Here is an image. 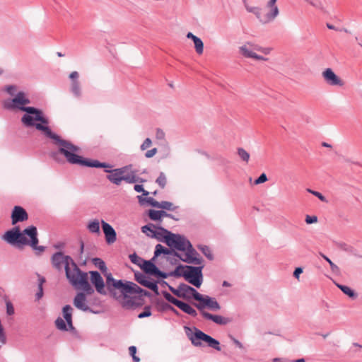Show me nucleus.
Segmentation results:
<instances>
[{
	"label": "nucleus",
	"mask_w": 362,
	"mask_h": 362,
	"mask_svg": "<svg viewBox=\"0 0 362 362\" xmlns=\"http://www.w3.org/2000/svg\"><path fill=\"white\" fill-rule=\"evenodd\" d=\"M51 262L59 271L64 267L66 276L73 286L83 288L88 294L94 293V289L88 281V274L82 272L70 256L57 252L52 255Z\"/></svg>",
	"instance_id": "nucleus-1"
},
{
	"label": "nucleus",
	"mask_w": 362,
	"mask_h": 362,
	"mask_svg": "<svg viewBox=\"0 0 362 362\" xmlns=\"http://www.w3.org/2000/svg\"><path fill=\"white\" fill-rule=\"evenodd\" d=\"M1 239L8 245L17 248L29 245L36 252V254H40L45 250L44 246L37 245L39 243L37 230L34 226H28L22 231L19 227H13L7 230L1 236Z\"/></svg>",
	"instance_id": "nucleus-2"
},
{
	"label": "nucleus",
	"mask_w": 362,
	"mask_h": 362,
	"mask_svg": "<svg viewBox=\"0 0 362 362\" xmlns=\"http://www.w3.org/2000/svg\"><path fill=\"white\" fill-rule=\"evenodd\" d=\"M112 287L119 289L122 295L120 300L121 305L126 309H131L140 305L141 298L136 296H130L132 294L146 295V291L141 288L133 282L127 281L123 283L122 280H116L112 276H107V288L112 291Z\"/></svg>",
	"instance_id": "nucleus-3"
},
{
	"label": "nucleus",
	"mask_w": 362,
	"mask_h": 362,
	"mask_svg": "<svg viewBox=\"0 0 362 362\" xmlns=\"http://www.w3.org/2000/svg\"><path fill=\"white\" fill-rule=\"evenodd\" d=\"M167 245L183 252L181 255H178V257L183 262L197 265L202 264V258L197 257V252L185 236L172 233L170 238L167 241Z\"/></svg>",
	"instance_id": "nucleus-4"
},
{
	"label": "nucleus",
	"mask_w": 362,
	"mask_h": 362,
	"mask_svg": "<svg viewBox=\"0 0 362 362\" xmlns=\"http://www.w3.org/2000/svg\"><path fill=\"white\" fill-rule=\"evenodd\" d=\"M43 129L47 131V137L54 141L55 144L58 146L59 152L64 156L69 163L78 164L81 162V157L77 154L80 151L78 146L62 139L57 134L53 133L49 128Z\"/></svg>",
	"instance_id": "nucleus-5"
},
{
	"label": "nucleus",
	"mask_w": 362,
	"mask_h": 362,
	"mask_svg": "<svg viewBox=\"0 0 362 362\" xmlns=\"http://www.w3.org/2000/svg\"><path fill=\"white\" fill-rule=\"evenodd\" d=\"M277 0H269L264 8L259 6H254L247 8V12L252 13L262 25H267L273 22L279 15V9L276 5Z\"/></svg>",
	"instance_id": "nucleus-6"
},
{
	"label": "nucleus",
	"mask_w": 362,
	"mask_h": 362,
	"mask_svg": "<svg viewBox=\"0 0 362 362\" xmlns=\"http://www.w3.org/2000/svg\"><path fill=\"white\" fill-rule=\"evenodd\" d=\"M25 113L21 117V122L27 127H35L42 131L47 136V131L43 128H49L48 119L43 116L42 111L34 107H29L24 111Z\"/></svg>",
	"instance_id": "nucleus-7"
},
{
	"label": "nucleus",
	"mask_w": 362,
	"mask_h": 362,
	"mask_svg": "<svg viewBox=\"0 0 362 362\" xmlns=\"http://www.w3.org/2000/svg\"><path fill=\"white\" fill-rule=\"evenodd\" d=\"M273 51L272 47H262L252 42L247 41L239 47V53L245 58L252 59L259 62H267Z\"/></svg>",
	"instance_id": "nucleus-8"
},
{
	"label": "nucleus",
	"mask_w": 362,
	"mask_h": 362,
	"mask_svg": "<svg viewBox=\"0 0 362 362\" xmlns=\"http://www.w3.org/2000/svg\"><path fill=\"white\" fill-rule=\"evenodd\" d=\"M185 331L187 337L194 346H201L202 341H203L206 342L209 347L213 348L216 351L221 350L220 342L218 340L205 334L197 327L191 328L189 327H185Z\"/></svg>",
	"instance_id": "nucleus-9"
},
{
	"label": "nucleus",
	"mask_w": 362,
	"mask_h": 362,
	"mask_svg": "<svg viewBox=\"0 0 362 362\" xmlns=\"http://www.w3.org/2000/svg\"><path fill=\"white\" fill-rule=\"evenodd\" d=\"M30 103V100L28 95L21 90L18 91L13 98L4 100L2 105L4 109L8 110H19L24 112L28 107H26V105Z\"/></svg>",
	"instance_id": "nucleus-10"
},
{
	"label": "nucleus",
	"mask_w": 362,
	"mask_h": 362,
	"mask_svg": "<svg viewBox=\"0 0 362 362\" xmlns=\"http://www.w3.org/2000/svg\"><path fill=\"white\" fill-rule=\"evenodd\" d=\"M202 268L203 266H185V269L182 272V276L189 284L197 288H199L203 282Z\"/></svg>",
	"instance_id": "nucleus-11"
},
{
	"label": "nucleus",
	"mask_w": 362,
	"mask_h": 362,
	"mask_svg": "<svg viewBox=\"0 0 362 362\" xmlns=\"http://www.w3.org/2000/svg\"><path fill=\"white\" fill-rule=\"evenodd\" d=\"M198 303H194V306L199 310L200 314L203 317V313H207L204 309L209 308L212 311H218L221 309V305L214 298L209 296H204L201 294V298H198Z\"/></svg>",
	"instance_id": "nucleus-12"
},
{
	"label": "nucleus",
	"mask_w": 362,
	"mask_h": 362,
	"mask_svg": "<svg viewBox=\"0 0 362 362\" xmlns=\"http://www.w3.org/2000/svg\"><path fill=\"white\" fill-rule=\"evenodd\" d=\"M72 310L73 308L69 305H66L63 308L64 317L66 320L67 325L62 318L58 317L55 321V325L57 329L66 331L68 330L67 326H69L70 329L74 328L72 325Z\"/></svg>",
	"instance_id": "nucleus-13"
},
{
	"label": "nucleus",
	"mask_w": 362,
	"mask_h": 362,
	"mask_svg": "<svg viewBox=\"0 0 362 362\" xmlns=\"http://www.w3.org/2000/svg\"><path fill=\"white\" fill-rule=\"evenodd\" d=\"M322 76L325 81L329 86H342L344 85L343 81L330 68L325 69L322 72Z\"/></svg>",
	"instance_id": "nucleus-14"
},
{
	"label": "nucleus",
	"mask_w": 362,
	"mask_h": 362,
	"mask_svg": "<svg viewBox=\"0 0 362 362\" xmlns=\"http://www.w3.org/2000/svg\"><path fill=\"white\" fill-rule=\"evenodd\" d=\"M128 170V167H122L119 168H116L114 170H106L105 172L109 173L110 174L107 176V178L112 183L119 185L123 181V174L125 173Z\"/></svg>",
	"instance_id": "nucleus-15"
},
{
	"label": "nucleus",
	"mask_w": 362,
	"mask_h": 362,
	"mask_svg": "<svg viewBox=\"0 0 362 362\" xmlns=\"http://www.w3.org/2000/svg\"><path fill=\"white\" fill-rule=\"evenodd\" d=\"M89 274L90 276V282L95 286L97 292L103 295L106 294L105 283L100 273L97 271H90Z\"/></svg>",
	"instance_id": "nucleus-16"
},
{
	"label": "nucleus",
	"mask_w": 362,
	"mask_h": 362,
	"mask_svg": "<svg viewBox=\"0 0 362 362\" xmlns=\"http://www.w3.org/2000/svg\"><path fill=\"white\" fill-rule=\"evenodd\" d=\"M135 279L138 283L148 288H150L156 294H158L157 283L151 281L149 277L141 273H135Z\"/></svg>",
	"instance_id": "nucleus-17"
},
{
	"label": "nucleus",
	"mask_w": 362,
	"mask_h": 362,
	"mask_svg": "<svg viewBox=\"0 0 362 362\" xmlns=\"http://www.w3.org/2000/svg\"><path fill=\"white\" fill-rule=\"evenodd\" d=\"M77 288H80V287H78ZM82 290L83 291V292H79L76 295L73 303L74 306L78 310H81L82 311L90 310L87 304L86 295L88 294L83 288Z\"/></svg>",
	"instance_id": "nucleus-18"
},
{
	"label": "nucleus",
	"mask_w": 362,
	"mask_h": 362,
	"mask_svg": "<svg viewBox=\"0 0 362 362\" xmlns=\"http://www.w3.org/2000/svg\"><path fill=\"white\" fill-rule=\"evenodd\" d=\"M28 215L26 211L21 206H14L12 214H11V220L12 224L15 225L18 222H22L28 220Z\"/></svg>",
	"instance_id": "nucleus-19"
},
{
	"label": "nucleus",
	"mask_w": 362,
	"mask_h": 362,
	"mask_svg": "<svg viewBox=\"0 0 362 362\" xmlns=\"http://www.w3.org/2000/svg\"><path fill=\"white\" fill-rule=\"evenodd\" d=\"M125 167H128L127 171L123 174V181H125L127 183H136V182H143L144 180L139 177L137 175V170L132 169V165H129Z\"/></svg>",
	"instance_id": "nucleus-20"
},
{
	"label": "nucleus",
	"mask_w": 362,
	"mask_h": 362,
	"mask_svg": "<svg viewBox=\"0 0 362 362\" xmlns=\"http://www.w3.org/2000/svg\"><path fill=\"white\" fill-rule=\"evenodd\" d=\"M101 224L106 242L108 244L115 243L117 239V234L115 229L103 220L101 221Z\"/></svg>",
	"instance_id": "nucleus-21"
},
{
	"label": "nucleus",
	"mask_w": 362,
	"mask_h": 362,
	"mask_svg": "<svg viewBox=\"0 0 362 362\" xmlns=\"http://www.w3.org/2000/svg\"><path fill=\"white\" fill-rule=\"evenodd\" d=\"M203 317L206 320H211L218 325H226L231 322V320L228 317L218 315H213L209 313H203Z\"/></svg>",
	"instance_id": "nucleus-22"
},
{
	"label": "nucleus",
	"mask_w": 362,
	"mask_h": 362,
	"mask_svg": "<svg viewBox=\"0 0 362 362\" xmlns=\"http://www.w3.org/2000/svg\"><path fill=\"white\" fill-rule=\"evenodd\" d=\"M182 286V298H189L193 297L196 300L198 298H201V293L197 291L193 287L185 284H181Z\"/></svg>",
	"instance_id": "nucleus-23"
},
{
	"label": "nucleus",
	"mask_w": 362,
	"mask_h": 362,
	"mask_svg": "<svg viewBox=\"0 0 362 362\" xmlns=\"http://www.w3.org/2000/svg\"><path fill=\"white\" fill-rule=\"evenodd\" d=\"M172 233L163 227L158 226L153 238H156L158 241L164 242L167 244L168 238H170Z\"/></svg>",
	"instance_id": "nucleus-24"
},
{
	"label": "nucleus",
	"mask_w": 362,
	"mask_h": 362,
	"mask_svg": "<svg viewBox=\"0 0 362 362\" xmlns=\"http://www.w3.org/2000/svg\"><path fill=\"white\" fill-rule=\"evenodd\" d=\"M187 37L188 39H191L194 45V49L196 52L198 54H203L204 52V43L201 38L198 37L197 36L194 35L192 33L189 32L187 34Z\"/></svg>",
	"instance_id": "nucleus-25"
},
{
	"label": "nucleus",
	"mask_w": 362,
	"mask_h": 362,
	"mask_svg": "<svg viewBox=\"0 0 362 362\" xmlns=\"http://www.w3.org/2000/svg\"><path fill=\"white\" fill-rule=\"evenodd\" d=\"M92 262L105 276L106 284L107 285V276H109V275L112 276V274L111 273L107 272V268L105 262L100 258L95 257L92 259Z\"/></svg>",
	"instance_id": "nucleus-26"
},
{
	"label": "nucleus",
	"mask_w": 362,
	"mask_h": 362,
	"mask_svg": "<svg viewBox=\"0 0 362 362\" xmlns=\"http://www.w3.org/2000/svg\"><path fill=\"white\" fill-rule=\"evenodd\" d=\"M161 254L178 257V254L176 252L171 250L170 249H168L166 247H164L160 244H158L155 248L153 259L155 257L159 256Z\"/></svg>",
	"instance_id": "nucleus-27"
},
{
	"label": "nucleus",
	"mask_w": 362,
	"mask_h": 362,
	"mask_svg": "<svg viewBox=\"0 0 362 362\" xmlns=\"http://www.w3.org/2000/svg\"><path fill=\"white\" fill-rule=\"evenodd\" d=\"M79 165L88 166V167H92V168H110V165L109 164H107L105 163H100L97 160H84L81 157V162L78 163Z\"/></svg>",
	"instance_id": "nucleus-28"
},
{
	"label": "nucleus",
	"mask_w": 362,
	"mask_h": 362,
	"mask_svg": "<svg viewBox=\"0 0 362 362\" xmlns=\"http://www.w3.org/2000/svg\"><path fill=\"white\" fill-rule=\"evenodd\" d=\"M178 308L184 313L192 316L196 317L197 315V311L189 304L181 301Z\"/></svg>",
	"instance_id": "nucleus-29"
},
{
	"label": "nucleus",
	"mask_w": 362,
	"mask_h": 362,
	"mask_svg": "<svg viewBox=\"0 0 362 362\" xmlns=\"http://www.w3.org/2000/svg\"><path fill=\"white\" fill-rule=\"evenodd\" d=\"M157 268L158 267L151 261L145 260L141 269L146 274L153 275Z\"/></svg>",
	"instance_id": "nucleus-30"
},
{
	"label": "nucleus",
	"mask_w": 362,
	"mask_h": 362,
	"mask_svg": "<svg viewBox=\"0 0 362 362\" xmlns=\"http://www.w3.org/2000/svg\"><path fill=\"white\" fill-rule=\"evenodd\" d=\"M87 228L91 233H100V222L98 219H93L88 222Z\"/></svg>",
	"instance_id": "nucleus-31"
},
{
	"label": "nucleus",
	"mask_w": 362,
	"mask_h": 362,
	"mask_svg": "<svg viewBox=\"0 0 362 362\" xmlns=\"http://www.w3.org/2000/svg\"><path fill=\"white\" fill-rule=\"evenodd\" d=\"M158 226L149 223L146 226H142L141 231L145 233L147 236L150 238H153V235L155 234Z\"/></svg>",
	"instance_id": "nucleus-32"
},
{
	"label": "nucleus",
	"mask_w": 362,
	"mask_h": 362,
	"mask_svg": "<svg viewBox=\"0 0 362 362\" xmlns=\"http://www.w3.org/2000/svg\"><path fill=\"white\" fill-rule=\"evenodd\" d=\"M337 286L349 298L354 299L357 297L356 293L350 287L341 284H337Z\"/></svg>",
	"instance_id": "nucleus-33"
},
{
	"label": "nucleus",
	"mask_w": 362,
	"mask_h": 362,
	"mask_svg": "<svg viewBox=\"0 0 362 362\" xmlns=\"http://www.w3.org/2000/svg\"><path fill=\"white\" fill-rule=\"evenodd\" d=\"M71 91L75 97H76V98L81 97V86H80V83H79L78 81H71Z\"/></svg>",
	"instance_id": "nucleus-34"
},
{
	"label": "nucleus",
	"mask_w": 362,
	"mask_h": 362,
	"mask_svg": "<svg viewBox=\"0 0 362 362\" xmlns=\"http://www.w3.org/2000/svg\"><path fill=\"white\" fill-rule=\"evenodd\" d=\"M129 257L130 261L133 264H136L137 266L140 267L141 268L145 261L144 259L139 257L136 253L129 255Z\"/></svg>",
	"instance_id": "nucleus-35"
},
{
	"label": "nucleus",
	"mask_w": 362,
	"mask_h": 362,
	"mask_svg": "<svg viewBox=\"0 0 362 362\" xmlns=\"http://www.w3.org/2000/svg\"><path fill=\"white\" fill-rule=\"evenodd\" d=\"M163 295L168 302L173 303V305H176L178 308L179 305L181 303V300H177L167 291H163Z\"/></svg>",
	"instance_id": "nucleus-36"
},
{
	"label": "nucleus",
	"mask_w": 362,
	"mask_h": 362,
	"mask_svg": "<svg viewBox=\"0 0 362 362\" xmlns=\"http://www.w3.org/2000/svg\"><path fill=\"white\" fill-rule=\"evenodd\" d=\"M137 197H138L140 203H143L144 202H146L151 206H152L153 207L158 208L159 202H157L156 200H155L153 197H147L145 199H143L141 197V196H138Z\"/></svg>",
	"instance_id": "nucleus-37"
},
{
	"label": "nucleus",
	"mask_w": 362,
	"mask_h": 362,
	"mask_svg": "<svg viewBox=\"0 0 362 362\" xmlns=\"http://www.w3.org/2000/svg\"><path fill=\"white\" fill-rule=\"evenodd\" d=\"M198 249L210 260L213 259L211 249L206 245H199Z\"/></svg>",
	"instance_id": "nucleus-38"
},
{
	"label": "nucleus",
	"mask_w": 362,
	"mask_h": 362,
	"mask_svg": "<svg viewBox=\"0 0 362 362\" xmlns=\"http://www.w3.org/2000/svg\"><path fill=\"white\" fill-rule=\"evenodd\" d=\"M238 155L240 159L246 163L250 160V153L243 148H238L237 150Z\"/></svg>",
	"instance_id": "nucleus-39"
},
{
	"label": "nucleus",
	"mask_w": 362,
	"mask_h": 362,
	"mask_svg": "<svg viewBox=\"0 0 362 362\" xmlns=\"http://www.w3.org/2000/svg\"><path fill=\"white\" fill-rule=\"evenodd\" d=\"M158 208L168 210V211H174V210H175V209L177 207L174 206L173 204L170 202L163 201V202H159Z\"/></svg>",
	"instance_id": "nucleus-40"
},
{
	"label": "nucleus",
	"mask_w": 362,
	"mask_h": 362,
	"mask_svg": "<svg viewBox=\"0 0 362 362\" xmlns=\"http://www.w3.org/2000/svg\"><path fill=\"white\" fill-rule=\"evenodd\" d=\"M5 91L11 96L14 97L18 91V86L16 85H8L5 86Z\"/></svg>",
	"instance_id": "nucleus-41"
},
{
	"label": "nucleus",
	"mask_w": 362,
	"mask_h": 362,
	"mask_svg": "<svg viewBox=\"0 0 362 362\" xmlns=\"http://www.w3.org/2000/svg\"><path fill=\"white\" fill-rule=\"evenodd\" d=\"M163 284H165L166 286H168L169 288V290L173 293L175 294V296H177V297H180V298H182V286H181V284L178 286L177 288H175L173 287H172L171 286L168 285L167 282L165 281H163Z\"/></svg>",
	"instance_id": "nucleus-42"
},
{
	"label": "nucleus",
	"mask_w": 362,
	"mask_h": 362,
	"mask_svg": "<svg viewBox=\"0 0 362 362\" xmlns=\"http://www.w3.org/2000/svg\"><path fill=\"white\" fill-rule=\"evenodd\" d=\"M322 257L329 263L332 272L335 274L339 273V268L338 267V266L333 263L329 257H327L325 255H322Z\"/></svg>",
	"instance_id": "nucleus-43"
},
{
	"label": "nucleus",
	"mask_w": 362,
	"mask_h": 362,
	"mask_svg": "<svg viewBox=\"0 0 362 362\" xmlns=\"http://www.w3.org/2000/svg\"><path fill=\"white\" fill-rule=\"evenodd\" d=\"M45 281V278L40 277L39 279V284H38V291L36 293V298L37 300L41 298L43 296V288H42V284Z\"/></svg>",
	"instance_id": "nucleus-44"
},
{
	"label": "nucleus",
	"mask_w": 362,
	"mask_h": 362,
	"mask_svg": "<svg viewBox=\"0 0 362 362\" xmlns=\"http://www.w3.org/2000/svg\"><path fill=\"white\" fill-rule=\"evenodd\" d=\"M148 216L153 221H160V214L159 211L151 209L148 211Z\"/></svg>",
	"instance_id": "nucleus-45"
},
{
	"label": "nucleus",
	"mask_w": 362,
	"mask_h": 362,
	"mask_svg": "<svg viewBox=\"0 0 362 362\" xmlns=\"http://www.w3.org/2000/svg\"><path fill=\"white\" fill-rule=\"evenodd\" d=\"M156 182L161 188H164L166 185V177L165 174L160 173Z\"/></svg>",
	"instance_id": "nucleus-46"
},
{
	"label": "nucleus",
	"mask_w": 362,
	"mask_h": 362,
	"mask_svg": "<svg viewBox=\"0 0 362 362\" xmlns=\"http://www.w3.org/2000/svg\"><path fill=\"white\" fill-rule=\"evenodd\" d=\"M185 269V266H178L176 269L171 272L170 275L174 276H182V272Z\"/></svg>",
	"instance_id": "nucleus-47"
},
{
	"label": "nucleus",
	"mask_w": 362,
	"mask_h": 362,
	"mask_svg": "<svg viewBox=\"0 0 362 362\" xmlns=\"http://www.w3.org/2000/svg\"><path fill=\"white\" fill-rule=\"evenodd\" d=\"M6 313L8 315H13L15 313V310H14V308H13V305L12 304V303L8 300H6Z\"/></svg>",
	"instance_id": "nucleus-48"
},
{
	"label": "nucleus",
	"mask_w": 362,
	"mask_h": 362,
	"mask_svg": "<svg viewBox=\"0 0 362 362\" xmlns=\"http://www.w3.org/2000/svg\"><path fill=\"white\" fill-rule=\"evenodd\" d=\"M151 315V307L145 306L144 312L139 314L138 317L141 319Z\"/></svg>",
	"instance_id": "nucleus-49"
},
{
	"label": "nucleus",
	"mask_w": 362,
	"mask_h": 362,
	"mask_svg": "<svg viewBox=\"0 0 362 362\" xmlns=\"http://www.w3.org/2000/svg\"><path fill=\"white\" fill-rule=\"evenodd\" d=\"M151 144H152L151 139L149 138H146L142 144L141 145L140 148L141 151H144V150L147 149L148 148H149L151 146Z\"/></svg>",
	"instance_id": "nucleus-50"
},
{
	"label": "nucleus",
	"mask_w": 362,
	"mask_h": 362,
	"mask_svg": "<svg viewBox=\"0 0 362 362\" xmlns=\"http://www.w3.org/2000/svg\"><path fill=\"white\" fill-rule=\"evenodd\" d=\"M267 180V177L265 173H262L260 176L254 181V184L257 185L265 182Z\"/></svg>",
	"instance_id": "nucleus-51"
},
{
	"label": "nucleus",
	"mask_w": 362,
	"mask_h": 362,
	"mask_svg": "<svg viewBox=\"0 0 362 362\" xmlns=\"http://www.w3.org/2000/svg\"><path fill=\"white\" fill-rule=\"evenodd\" d=\"M305 223L307 224H312V223H315L316 222H317V217L316 216H309V215H307L305 216Z\"/></svg>",
	"instance_id": "nucleus-52"
},
{
	"label": "nucleus",
	"mask_w": 362,
	"mask_h": 362,
	"mask_svg": "<svg viewBox=\"0 0 362 362\" xmlns=\"http://www.w3.org/2000/svg\"><path fill=\"white\" fill-rule=\"evenodd\" d=\"M165 137V132L160 129H157L156 132V138L158 140H164Z\"/></svg>",
	"instance_id": "nucleus-53"
},
{
	"label": "nucleus",
	"mask_w": 362,
	"mask_h": 362,
	"mask_svg": "<svg viewBox=\"0 0 362 362\" xmlns=\"http://www.w3.org/2000/svg\"><path fill=\"white\" fill-rule=\"evenodd\" d=\"M134 189L137 192H143V195L147 196L148 194V192L144 189V187L141 185H135Z\"/></svg>",
	"instance_id": "nucleus-54"
},
{
	"label": "nucleus",
	"mask_w": 362,
	"mask_h": 362,
	"mask_svg": "<svg viewBox=\"0 0 362 362\" xmlns=\"http://www.w3.org/2000/svg\"><path fill=\"white\" fill-rule=\"evenodd\" d=\"M157 151H158L157 148H153L151 150L147 151L145 153V156L147 158H151L153 157L157 153Z\"/></svg>",
	"instance_id": "nucleus-55"
},
{
	"label": "nucleus",
	"mask_w": 362,
	"mask_h": 362,
	"mask_svg": "<svg viewBox=\"0 0 362 362\" xmlns=\"http://www.w3.org/2000/svg\"><path fill=\"white\" fill-rule=\"evenodd\" d=\"M155 276H158V277H161V278H167L168 274L165 273V272H163L161 271H160L158 269V268H157L156 271L155 272L154 274Z\"/></svg>",
	"instance_id": "nucleus-56"
},
{
	"label": "nucleus",
	"mask_w": 362,
	"mask_h": 362,
	"mask_svg": "<svg viewBox=\"0 0 362 362\" xmlns=\"http://www.w3.org/2000/svg\"><path fill=\"white\" fill-rule=\"evenodd\" d=\"M78 73L77 71H72L70 74H69V78L70 79L74 81H78Z\"/></svg>",
	"instance_id": "nucleus-57"
},
{
	"label": "nucleus",
	"mask_w": 362,
	"mask_h": 362,
	"mask_svg": "<svg viewBox=\"0 0 362 362\" xmlns=\"http://www.w3.org/2000/svg\"><path fill=\"white\" fill-rule=\"evenodd\" d=\"M303 273V269L301 267H297L294 272H293V276L296 278V279H298L299 278V276L300 274Z\"/></svg>",
	"instance_id": "nucleus-58"
},
{
	"label": "nucleus",
	"mask_w": 362,
	"mask_h": 362,
	"mask_svg": "<svg viewBox=\"0 0 362 362\" xmlns=\"http://www.w3.org/2000/svg\"><path fill=\"white\" fill-rule=\"evenodd\" d=\"M314 196L317 197L320 200H321L322 202H327V199L325 198V196H323L321 193H320L319 192H316L315 193H314Z\"/></svg>",
	"instance_id": "nucleus-59"
},
{
	"label": "nucleus",
	"mask_w": 362,
	"mask_h": 362,
	"mask_svg": "<svg viewBox=\"0 0 362 362\" xmlns=\"http://www.w3.org/2000/svg\"><path fill=\"white\" fill-rule=\"evenodd\" d=\"M129 354L132 356H134L136 355V346H131L129 348Z\"/></svg>",
	"instance_id": "nucleus-60"
},
{
	"label": "nucleus",
	"mask_w": 362,
	"mask_h": 362,
	"mask_svg": "<svg viewBox=\"0 0 362 362\" xmlns=\"http://www.w3.org/2000/svg\"><path fill=\"white\" fill-rule=\"evenodd\" d=\"M160 214V218H162L163 217H170V218H173V216L171 214H168L166 211H159Z\"/></svg>",
	"instance_id": "nucleus-61"
},
{
	"label": "nucleus",
	"mask_w": 362,
	"mask_h": 362,
	"mask_svg": "<svg viewBox=\"0 0 362 362\" xmlns=\"http://www.w3.org/2000/svg\"><path fill=\"white\" fill-rule=\"evenodd\" d=\"M233 343L240 349H243V345L240 341H239L238 339L233 338Z\"/></svg>",
	"instance_id": "nucleus-62"
},
{
	"label": "nucleus",
	"mask_w": 362,
	"mask_h": 362,
	"mask_svg": "<svg viewBox=\"0 0 362 362\" xmlns=\"http://www.w3.org/2000/svg\"><path fill=\"white\" fill-rule=\"evenodd\" d=\"M245 10L247 11V8H253L255 6L249 4L247 0H242Z\"/></svg>",
	"instance_id": "nucleus-63"
},
{
	"label": "nucleus",
	"mask_w": 362,
	"mask_h": 362,
	"mask_svg": "<svg viewBox=\"0 0 362 362\" xmlns=\"http://www.w3.org/2000/svg\"><path fill=\"white\" fill-rule=\"evenodd\" d=\"M272 362H287V360L282 358H273Z\"/></svg>",
	"instance_id": "nucleus-64"
}]
</instances>
